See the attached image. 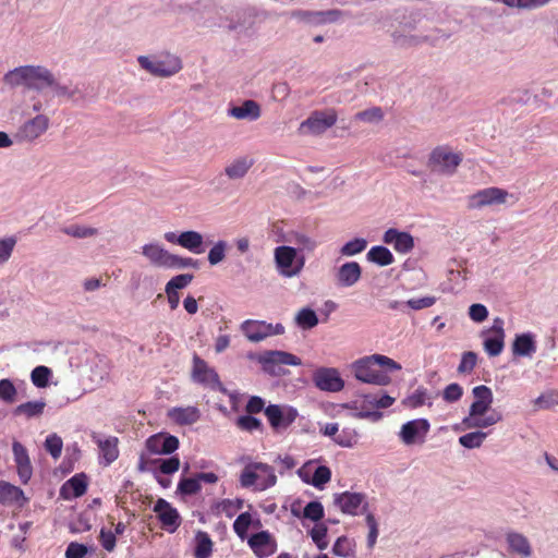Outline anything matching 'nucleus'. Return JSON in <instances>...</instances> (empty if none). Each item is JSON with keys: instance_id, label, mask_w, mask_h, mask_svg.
<instances>
[{"instance_id": "obj_1", "label": "nucleus", "mask_w": 558, "mask_h": 558, "mask_svg": "<svg viewBox=\"0 0 558 558\" xmlns=\"http://www.w3.org/2000/svg\"><path fill=\"white\" fill-rule=\"evenodd\" d=\"M3 82L11 87L23 85L27 89L36 92L50 88L53 96L66 98L73 102L84 98L77 86L71 87L61 84L54 74L43 65L17 66L4 74Z\"/></svg>"}, {"instance_id": "obj_2", "label": "nucleus", "mask_w": 558, "mask_h": 558, "mask_svg": "<svg viewBox=\"0 0 558 558\" xmlns=\"http://www.w3.org/2000/svg\"><path fill=\"white\" fill-rule=\"evenodd\" d=\"M375 365L385 366L390 371H400L401 365L392 359L381 355L373 354L364 356L352 363L351 368L357 380L366 384L386 386L390 383V377L375 368Z\"/></svg>"}, {"instance_id": "obj_3", "label": "nucleus", "mask_w": 558, "mask_h": 558, "mask_svg": "<svg viewBox=\"0 0 558 558\" xmlns=\"http://www.w3.org/2000/svg\"><path fill=\"white\" fill-rule=\"evenodd\" d=\"M276 269L281 277L293 278L301 274L305 265V257L299 254L298 248L281 245L274 251Z\"/></svg>"}, {"instance_id": "obj_4", "label": "nucleus", "mask_w": 558, "mask_h": 558, "mask_svg": "<svg viewBox=\"0 0 558 558\" xmlns=\"http://www.w3.org/2000/svg\"><path fill=\"white\" fill-rule=\"evenodd\" d=\"M337 120L338 114L335 109L314 110L307 119L300 123L298 133L300 135H322L333 126Z\"/></svg>"}, {"instance_id": "obj_5", "label": "nucleus", "mask_w": 558, "mask_h": 558, "mask_svg": "<svg viewBox=\"0 0 558 558\" xmlns=\"http://www.w3.org/2000/svg\"><path fill=\"white\" fill-rule=\"evenodd\" d=\"M137 61L142 69L146 70L155 76L160 77L174 75L182 69L181 60L178 57L169 53L154 58L140 56Z\"/></svg>"}, {"instance_id": "obj_6", "label": "nucleus", "mask_w": 558, "mask_h": 558, "mask_svg": "<svg viewBox=\"0 0 558 558\" xmlns=\"http://www.w3.org/2000/svg\"><path fill=\"white\" fill-rule=\"evenodd\" d=\"M462 161V155L451 151L448 147L434 148L428 158V167L433 172L452 175Z\"/></svg>"}, {"instance_id": "obj_7", "label": "nucleus", "mask_w": 558, "mask_h": 558, "mask_svg": "<svg viewBox=\"0 0 558 558\" xmlns=\"http://www.w3.org/2000/svg\"><path fill=\"white\" fill-rule=\"evenodd\" d=\"M258 362L263 365V369L271 375H279L281 365L299 366L302 364L299 356L279 350L265 351L258 356Z\"/></svg>"}, {"instance_id": "obj_8", "label": "nucleus", "mask_w": 558, "mask_h": 558, "mask_svg": "<svg viewBox=\"0 0 558 558\" xmlns=\"http://www.w3.org/2000/svg\"><path fill=\"white\" fill-rule=\"evenodd\" d=\"M341 15L342 11L338 9L326 11L294 10L290 13L292 19H295L311 27L336 23L341 17Z\"/></svg>"}, {"instance_id": "obj_9", "label": "nucleus", "mask_w": 558, "mask_h": 558, "mask_svg": "<svg viewBox=\"0 0 558 558\" xmlns=\"http://www.w3.org/2000/svg\"><path fill=\"white\" fill-rule=\"evenodd\" d=\"M264 413L271 428L277 433L286 430L299 415L296 409L279 404H269L265 408Z\"/></svg>"}, {"instance_id": "obj_10", "label": "nucleus", "mask_w": 558, "mask_h": 558, "mask_svg": "<svg viewBox=\"0 0 558 558\" xmlns=\"http://www.w3.org/2000/svg\"><path fill=\"white\" fill-rule=\"evenodd\" d=\"M333 505L337 506L343 513L350 515H357L361 508L362 513H367L368 502L366 496L362 493L344 492L333 495Z\"/></svg>"}, {"instance_id": "obj_11", "label": "nucleus", "mask_w": 558, "mask_h": 558, "mask_svg": "<svg viewBox=\"0 0 558 558\" xmlns=\"http://www.w3.org/2000/svg\"><path fill=\"white\" fill-rule=\"evenodd\" d=\"M429 427V422L426 418L412 420L402 425L399 436L408 446L416 442L423 444Z\"/></svg>"}, {"instance_id": "obj_12", "label": "nucleus", "mask_w": 558, "mask_h": 558, "mask_svg": "<svg viewBox=\"0 0 558 558\" xmlns=\"http://www.w3.org/2000/svg\"><path fill=\"white\" fill-rule=\"evenodd\" d=\"M509 196L510 195L506 190L499 187H486L470 197L469 207L482 208L490 205L505 204Z\"/></svg>"}, {"instance_id": "obj_13", "label": "nucleus", "mask_w": 558, "mask_h": 558, "mask_svg": "<svg viewBox=\"0 0 558 558\" xmlns=\"http://www.w3.org/2000/svg\"><path fill=\"white\" fill-rule=\"evenodd\" d=\"M313 381L317 388L329 392H338L344 387L339 372L331 367L318 368L313 375Z\"/></svg>"}, {"instance_id": "obj_14", "label": "nucleus", "mask_w": 558, "mask_h": 558, "mask_svg": "<svg viewBox=\"0 0 558 558\" xmlns=\"http://www.w3.org/2000/svg\"><path fill=\"white\" fill-rule=\"evenodd\" d=\"M487 332H493L494 335L484 339V349L489 356H497L502 352L505 347L504 319L496 317Z\"/></svg>"}, {"instance_id": "obj_15", "label": "nucleus", "mask_w": 558, "mask_h": 558, "mask_svg": "<svg viewBox=\"0 0 558 558\" xmlns=\"http://www.w3.org/2000/svg\"><path fill=\"white\" fill-rule=\"evenodd\" d=\"M474 401L471 403L469 414L471 416H483L490 409L494 396L489 387L485 385L476 386L472 389Z\"/></svg>"}, {"instance_id": "obj_16", "label": "nucleus", "mask_w": 558, "mask_h": 558, "mask_svg": "<svg viewBox=\"0 0 558 558\" xmlns=\"http://www.w3.org/2000/svg\"><path fill=\"white\" fill-rule=\"evenodd\" d=\"M146 448L154 454H171L179 448V439L173 435L156 434L146 440Z\"/></svg>"}, {"instance_id": "obj_17", "label": "nucleus", "mask_w": 558, "mask_h": 558, "mask_svg": "<svg viewBox=\"0 0 558 558\" xmlns=\"http://www.w3.org/2000/svg\"><path fill=\"white\" fill-rule=\"evenodd\" d=\"M12 452L17 469V475L23 484H27L33 475V466L25 446L20 441H13Z\"/></svg>"}, {"instance_id": "obj_18", "label": "nucleus", "mask_w": 558, "mask_h": 558, "mask_svg": "<svg viewBox=\"0 0 558 558\" xmlns=\"http://www.w3.org/2000/svg\"><path fill=\"white\" fill-rule=\"evenodd\" d=\"M154 511L157 513L162 526L169 532L172 533L179 527L181 523L179 512L167 500L158 499L154 506Z\"/></svg>"}, {"instance_id": "obj_19", "label": "nucleus", "mask_w": 558, "mask_h": 558, "mask_svg": "<svg viewBox=\"0 0 558 558\" xmlns=\"http://www.w3.org/2000/svg\"><path fill=\"white\" fill-rule=\"evenodd\" d=\"M49 126V118L45 114H37L27 120L19 129L17 136L27 142H32L44 134Z\"/></svg>"}, {"instance_id": "obj_20", "label": "nucleus", "mask_w": 558, "mask_h": 558, "mask_svg": "<svg viewBox=\"0 0 558 558\" xmlns=\"http://www.w3.org/2000/svg\"><path fill=\"white\" fill-rule=\"evenodd\" d=\"M377 401H378V393H367L363 396V400L354 401L351 405H349L350 409L357 410V412L354 414L357 418H369L373 422H376L383 417V413L379 411H373L372 408H377Z\"/></svg>"}, {"instance_id": "obj_21", "label": "nucleus", "mask_w": 558, "mask_h": 558, "mask_svg": "<svg viewBox=\"0 0 558 558\" xmlns=\"http://www.w3.org/2000/svg\"><path fill=\"white\" fill-rule=\"evenodd\" d=\"M362 267L357 262L342 264L336 272V284L340 288H351L360 281Z\"/></svg>"}, {"instance_id": "obj_22", "label": "nucleus", "mask_w": 558, "mask_h": 558, "mask_svg": "<svg viewBox=\"0 0 558 558\" xmlns=\"http://www.w3.org/2000/svg\"><path fill=\"white\" fill-rule=\"evenodd\" d=\"M248 545L259 558H266L276 551V543L267 531H260L248 538Z\"/></svg>"}, {"instance_id": "obj_23", "label": "nucleus", "mask_w": 558, "mask_h": 558, "mask_svg": "<svg viewBox=\"0 0 558 558\" xmlns=\"http://www.w3.org/2000/svg\"><path fill=\"white\" fill-rule=\"evenodd\" d=\"M193 379L197 383L211 385V386H220V380L218 374L214 368H210L207 363L201 359L198 355H194L193 357Z\"/></svg>"}, {"instance_id": "obj_24", "label": "nucleus", "mask_w": 558, "mask_h": 558, "mask_svg": "<svg viewBox=\"0 0 558 558\" xmlns=\"http://www.w3.org/2000/svg\"><path fill=\"white\" fill-rule=\"evenodd\" d=\"M143 256L155 267L168 268L171 253L157 242L142 246Z\"/></svg>"}, {"instance_id": "obj_25", "label": "nucleus", "mask_w": 558, "mask_h": 558, "mask_svg": "<svg viewBox=\"0 0 558 558\" xmlns=\"http://www.w3.org/2000/svg\"><path fill=\"white\" fill-rule=\"evenodd\" d=\"M383 241L386 244H391L397 252L402 254L409 253L414 247V240L410 233L393 228L384 233Z\"/></svg>"}, {"instance_id": "obj_26", "label": "nucleus", "mask_w": 558, "mask_h": 558, "mask_svg": "<svg viewBox=\"0 0 558 558\" xmlns=\"http://www.w3.org/2000/svg\"><path fill=\"white\" fill-rule=\"evenodd\" d=\"M87 477L84 473L75 474L68 480L60 488V496L63 499L78 498L86 493Z\"/></svg>"}, {"instance_id": "obj_27", "label": "nucleus", "mask_w": 558, "mask_h": 558, "mask_svg": "<svg viewBox=\"0 0 558 558\" xmlns=\"http://www.w3.org/2000/svg\"><path fill=\"white\" fill-rule=\"evenodd\" d=\"M268 323L247 319L241 324V330L251 342H260L268 338Z\"/></svg>"}, {"instance_id": "obj_28", "label": "nucleus", "mask_w": 558, "mask_h": 558, "mask_svg": "<svg viewBox=\"0 0 558 558\" xmlns=\"http://www.w3.org/2000/svg\"><path fill=\"white\" fill-rule=\"evenodd\" d=\"M230 117L238 120H257L260 114V106L255 100H245L241 106H233L228 111Z\"/></svg>"}, {"instance_id": "obj_29", "label": "nucleus", "mask_w": 558, "mask_h": 558, "mask_svg": "<svg viewBox=\"0 0 558 558\" xmlns=\"http://www.w3.org/2000/svg\"><path fill=\"white\" fill-rule=\"evenodd\" d=\"M254 159L248 156H242L234 159L225 168V173L230 180L243 179L253 167Z\"/></svg>"}, {"instance_id": "obj_30", "label": "nucleus", "mask_w": 558, "mask_h": 558, "mask_svg": "<svg viewBox=\"0 0 558 558\" xmlns=\"http://www.w3.org/2000/svg\"><path fill=\"white\" fill-rule=\"evenodd\" d=\"M536 351L534 336L531 332L517 335L512 343V353L517 356H531Z\"/></svg>"}, {"instance_id": "obj_31", "label": "nucleus", "mask_w": 558, "mask_h": 558, "mask_svg": "<svg viewBox=\"0 0 558 558\" xmlns=\"http://www.w3.org/2000/svg\"><path fill=\"white\" fill-rule=\"evenodd\" d=\"M169 416L177 424L180 425H191L196 423L199 417V410L195 407L187 408H173L169 411Z\"/></svg>"}, {"instance_id": "obj_32", "label": "nucleus", "mask_w": 558, "mask_h": 558, "mask_svg": "<svg viewBox=\"0 0 558 558\" xmlns=\"http://www.w3.org/2000/svg\"><path fill=\"white\" fill-rule=\"evenodd\" d=\"M26 501L24 492L8 482L0 481V504H12L16 502L20 506Z\"/></svg>"}, {"instance_id": "obj_33", "label": "nucleus", "mask_w": 558, "mask_h": 558, "mask_svg": "<svg viewBox=\"0 0 558 558\" xmlns=\"http://www.w3.org/2000/svg\"><path fill=\"white\" fill-rule=\"evenodd\" d=\"M204 238L202 233L189 230L181 232L180 246L189 250L194 254H201L204 252Z\"/></svg>"}, {"instance_id": "obj_34", "label": "nucleus", "mask_w": 558, "mask_h": 558, "mask_svg": "<svg viewBox=\"0 0 558 558\" xmlns=\"http://www.w3.org/2000/svg\"><path fill=\"white\" fill-rule=\"evenodd\" d=\"M93 439L97 442L107 465L117 460L119 456L117 437L100 439L97 438L96 435H93Z\"/></svg>"}, {"instance_id": "obj_35", "label": "nucleus", "mask_w": 558, "mask_h": 558, "mask_svg": "<svg viewBox=\"0 0 558 558\" xmlns=\"http://www.w3.org/2000/svg\"><path fill=\"white\" fill-rule=\"evenodd\" d=\"M46 408L44 400L27 401L21 403L13 410L14 416H25L26 418L39 417Z\"/></svg>"}, {"instance_id": "obj_36", "label": "nucleus", "mask_w": 558, "mask_h": 558, "mask_svg": "<svg viewBox=\"0 0 558 558\" xmlns=\"http://www.w3.org/2000/svg\"><path fill=\"white\" fill-rule=\"evenodd\" d=\"M507 542L512 551L523 556L530 557L532 554L531 545L527 538L520 533H509L507 535Z\"/></svg>"}, {"instance_id": "obj_37", "label": "nucleus", "mask_w": 558, "mask_h": 558, "mask_svg": "<svg viewBox=\"0 0 558 558\" xmlns=\"http://www.w3.org/2000/svg\"><path fill=\"white\" fill-rule=\"evenodd\" d=\"M294 320H295V324L301 329H304V330H310V329L316 327L319 323L316 312L310 307L301 308L296 313Z\"/></svg>"}, {"instance_id": "obj_38", "label": "nucleus", "mask_w": 558, "mask_h": 558, "mask_svg": "<svg viewBox=\"0 0 558 558\" xmlns=\"http://www.w3.org/2000/svg\"><path fill=\"white\" fill-rule=\"evenodd\" d=\"M367 259L379 266H388L393 263V255L386 246L377 245L368 251Z\"/></svg>"}, {"instance_id": "obj_39", "label": "nucleus", "mask_w": 558, "mask_h": 558, "mask_svg": "<svg viewBox=\"0 0 558 558\" xmlns=\"http://www.w3.org/2000/svg\"><path fill=\"white\" fill-rule=\"evenodd\" d=\"M195 558H209L213 551V542L204 531H198L195 536Z\"/></svg>"}, {"instance_id": "obj_40", "label": "nucleus", "mask_w": 558, "mask_h": 558, "mask_svg": "<svg viewBox=\"0 0 558 558\" xmlns=\"http://www.w3.org/2000/svg\"><path fill=\"white\" fill-rule=\"evenodd\" d=\"M487 436L488 433L483 430L470 432L459 437V444L466 449H476L483 445Z\"/></svg>"}, {"instance_id": "obj_41", "label": "nucleus", "mask_w": 558, "mask_h": 558, "mask_svg": "<svg viewBox=\"0 0 558 558\" xmlns=\"http://www.w3.org/2000/svg\"><path fill=\"white\" fill-rule=\"evenodd\" d=\"M384 118V110L377 106L359 111L354 116V120L371 124H377L381 122Z\"/></svg>"}, {"instance_id": "obj_42", "label": "nucleus", "mask_w": 558, "mask_h": 558, "mask_svg": "<svg viewBox=\"0 0 558 558\" xmlns=\"http://www.w3.org/2000/svg\"><path fill=\"white\" fill-rule=\"evenodd\" d=\"M229 248V244L225 240L217 241L209 250L207 255V260L209 265L216 266L222 263L226 258L227 251Z\"/></svg>"}, {"instance_id": "obj_43", "label": "nucleus", "mask_w": 558, "mask_h": 558, "mask_svg": "<svg viewBox=\"0 0 558 558\" xmlns=\"http://www.w3.org/2000/svg\"><path fill=\"white\" fill-rule=\"evenodd\" d=\"M256 16L254 9H245L241 12L236 13V20H231L228 29L230 32L238 31L239 28L243 26H252L254 23V17Z\"/></svg>"}, {"instance_id": "obj_44", "label": "nucleus", "mask_w": 558, "mask_h": 558, "mask_svg": "<svg viewBox=\"0 0 558 558\" xmlns=\"http://www.w3.org/2000/svg\"><path fill=\"white\" fill-rule=\"evenodd\" d=\"M253 468H255L256 472L262 476L265 475V480L260 484V489H266L268 487H271L277 482V476L274 473V469L262 462H255L253 463Z\"/></svg>"}, {"instance_id": "obj_45", "label": "nucleus", "mask_w": 558, "mask_h": 558, "mask_svg": "<svg viewBox=\"0 0 558 558\" xmlns=\"http://www.w3.org/2000/svg\"><path fill=\"white\" fill-rule=\"evenodd\" d=\"M51 374L49 367L44 365L36 366L31 373L32 383L37 388H45L48 386Z\"/></svg>"}, {"instance_id": "obj_46", "label": "nucleus", "mask_w": 558, "mask_h": 558, "mask_svg": "<svg viewBox=\"0 0 558 558\" xmlns=\"http://www.w3.org/2000/svg\"><path fill=\"white\" fill-rule=\"evenodd\" d=\"M62 232L76 239H85L98 234V230L96 228L84 227L80 225H71L64 227Z\"/></svg>"}, {"instance_id": "obj_47", "label": "nucleus", "mask_w": 558, "mask_h": 558, "mask_svg": "<svg viewBox=\"0 0 558 558\" xmlns=\"http://www.w3.org/2000/svg\"><path fill=\"white\" fill-rule=\"evenodd\" d=\"M201 489L202 486L196 475L194 477H183L178 484V492L185 496L196 495Z\"/></svg>"}, {"instance_id": "obj_48", "label": "nucleus", "mask_w": 558, "mask_h": 558, "mask_svg": "<svg viewBox=\"0 0 558 558\" xmlns=\"http://www.w3.org/2000/svg\"><path fill=\"white\" fill-rule=\"evenodd\" d=\"M367 246V241L363 238H354L353 240L347 242L340 248V254L342 256H354L356 254L362 253Z\"/></svg>"}, {"instance_id": "obj_49", "label": "nucleus", "mask_w": 558, "mask_h": 558, "mask_svg": "<svg viewBox=\"0 0 558 558\" xmlns=\"http://www.w3.org/2000/svg\"><path fill=\"white\" fill-rule=\"evenodd\" d=\"M236 426L245 432L259 430L263 432V423L259 418L253 416V414L239 416L236 420Z\"/></svg>"}, {"instance_id": "obj_50", "label": "nucleus", "mask_w": 558, "mask_h": 558, "mask_svg": "<svg viewBox=\"0 0 558 558\" xmlns=\"http://www.w3.org/2000/svg\"><path fill=\"white\" fill-rule=\"evenodd\" d=\"M327 532H328V529L325 524L315 525L310 531L312 541L315 543V545L317 546V548L319 550H324L328 547Z\"/></svg>"}, {"instance_id": "obj_51", "label": "nucleus", "mask_w": 558, "mask_h": 558, "mask_svg": "<svg viewBox=\"0 0 558 558\" xmlns=\"http://www.w3.org/2000/svg\"><path fill=\"white\" fill-rule=\"evenodd\" d=\"M198 268V260L192 257H182L171 253L168 269Z\"/></svg>"}, {"instance_id": "obj_52", "label": "nucleus", "mask_w": 558, "mask_h": 558, "mask_svg": "<svg viewBox=\"0 0 558 558\" xmlns=\"http://www.w3.org/2000/svg\"><path fill=\"white\" fill-rule=\"evenodd\" d=\"M252 524V517L248 512H243L238 515V518L233 522V530L236 533V535L244 539L247 534V530L250 525Z\"/></svg>"}, {"instance_id": "obj_53", "label": "nucleus", "mask_w": 558, "mask_h": 558, "mask_svg": "<svg viewBox=\"0 0 558 558\" xmlns=\"http://www.w3.org/2000/svg\"><path fill=\"white\" fill-rule=\"evenodd\" d=\"M16 395L17 390L10 379L4 378L0 380V400L5 403H13Z\"/></svg>"}, {"instance_id": "obj_54", "label": "nucleus", "mask_w": 558, "mask_h": 558, "mask_svg": "<svg viewBox=\"0 0 558 558\" xmlns=\"http://www.w3.org/2000/svg\"><path fill=\"white\" fill-rule=\"evenodd\" d=\"M194 279V276L192 274H181L178 276H174L171 278L165 288V291H177L184 289L187 287L192 280Z\"/></svg>"}, {"instance_id": "obj_55", "label": "nucleus", "mask_w": 558, "mask_h": 558, "mask_svg": "<svg viewBox=\"0 0 558 558\" xmlns=\"http://www.w3.org/2000/svg\"><path fill=\"white\" fill-rule=\"evenodd\" d=\"M331 478V471L326 465H319L314 471V474L311 478V485L316 488H322L325 484H327Z\"/></svg>"}, {"instance_id": "obj_56", "label": "nucleus", "mask_w": 558, "mask_h": 558, "mask_svg": "<svg viewBox=\"0 0 558 558\" xmlns=\"http://www.w3.org/2000/svg\"><path fill=\"white\" fill-rule=\"evenodd\" d=\"M303 517L314 522H318L324 518V507L317 500L310 501L303 510Z\"/></svg>"}, {"instance_id": "obj_57", "label": "nucleus", "mask_w": 558, "mask_h": 558, "mask_svg": "<svg viewBox=\"0 0 558 558\" xmlns=\"http://www.w3.org/2000/svg\"><path fill=\"white\" fill-rule=\"evenodd\" d=\"M151 462L158 464L159 471L162 474H172L177 472L180 468V460L175 456H172L168 459H156L153 460Z\"/></svg>"}, {"instance_id": "obj_58", "label": "nucleus", "mask_w": 558, "mask_h": 558, "mask_svg": "<svg viewBox=\"0 0 558 558\" xmlns=\"http://www.w3.org/2000/svg\"><path fill=\"white\" fill-rule=\"evenodd\" d=\"M63 441L61 437L56 434L49 435L45 440V449L51 454L52 458L57 459L61 456Z\"/></svg>"}, {"instance_id": "obj_59", "label": "nucleus", "mask_w": 558, "mask_h": 558, "mask_svg": "<svg viewBox=\"0 0 558 558\" xmlns=\"http://www.w3.org/2000/svg\"><path fill=\"white\" fill-rule=\"evenodd\" d=\"M461 425L463 426V429H483L490 427L489 422L483 416H471L466 415L462 422Z\"/></svg>"}, {"instance_id": "obj_60", "label": "nucleus", "mask_w": 558, "mask_h": 558, "mask_svg": "<svg viewBox=\"0 0 558 558\" xmlns=\"http://www.w3.org/2000/svg\"><path fill=\"white\" fill-rule=\"evenodd\" d=\"M477 362V354L473 351L464 352L461 356L460 364L458 366V372L461 374L471 373Z\"/></svg>"}, {"instance_id": "obj_61", "label": "nucleus", "mask_w": 558, "mask_h": 558, "mask_svg": "<svg viewBox=\"0 0 558 558\" xmlns=\"http://www.w3.org/2000/svg\"><path fill=\"white\" fill-rule=\"evenodd\" d=\"M332 553L339 557H350L352 555V547L349 538L345 536L338 537L332 546Z\"/></svg>"}, {"instance_id": "obj_62", "label": "nucleus", "mask_w": 558, "mask_h": 558, "mask_svg": "<svg viewBox=\"0 0 558 558\" xmlns=\"http://www.w3.org/2000/svg\"><path fill=\"white\" fill-rule=\"evenodd\" d=\"M260 477V475L256 472L255 468H253V463L246 465L240 476V483L242 487H251L256 481Z\"/></svg>"}, {"instance_id": "obj_63", "label": "nucleus", "mask_w": 558, "mask_h": 558, "mask_svg": "<svg viewBox=\"0 0 558 558\" xmlns=\"http://www.w3.org/2000/svg\"><path fill=\"white\" fill-rule=\"evenodd\" d=\"M244 500L236 498L234 500L232 499H223L219 504L220 510L229 518H232L235 512L243 508Z\"/></svg>"}, {"instance_id": "obj_64", "label": "nucleus", "mask_w": 558, "mask_h": 558, "mask_svg": "<svg viewBox=\"0 0 558 558\" xmlns=\"http://www.w3.org/2000/svg\"><path fill=\"white\" fill-rule=\"evenodd\" d=\"M356 433L353 429H343L338 434L333 441L344 448H351L356 444Z\"/></svg>"}]
</instances>
